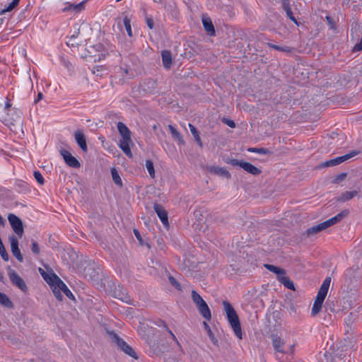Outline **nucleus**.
Returning a JSON list of instances; mask_svg holds the SVG:
<instances>
[{
    "label": "nucleus",
    "instance_id": "1",
    "mask_svg": "<svg viewBox=\"0 0 362 362\" xmlns=\"http://www.w3.org/2000/svg\"><path fill=\"white\" fill-rule=\"evenodd\" d=\"M223 305L230 327H232L237 337L241 339L243 338L241 326L239 317L235 310H234L231 304L227 300L223 301Z\"/></svg>",
    "mask_w": 362,
    "mask_h": 362
},
{
    "label": "nucleus",
    "instance_id": "2",
    "mask_svg": "<svg viewBox=\"0 0 362 362\" xmlns=\"http://www.w3.org/2000/svg\"><path fill=\"white\" fill-rule=\"evenodd\" d=\"M117 129L122 138L119 141V146L124 153L129 158H132L133 155L131 151L130 145L133 144L131 139V132L128 127L122 122L117 123Z\"/></svg>",
    "mask_w": 362,
    "mask_h": 362
},
{
    "label": "nucleus",
    "instance_id": "3",
    "mask_svg": "<svg viewBox=\"0 0 362 362\" xmlns=\"http://www.w3.org/2000/svg\"><path fill=\"white\" fill-rule=\"evenodd\" d=\"M330 282L331 278L327 277L321 285L311 310L312 316H316L322 310L323 302L330 286Z\"/></svg>",
    "mask_w": 362,
    "mask_h": 362
},
{
    "label": "nucleus",
    "instance_id": "4",
    "mask_svg": "<svg viewBox=\"0 0 362 362\" xmlns=\"http://www.w3.org/2000/svg\"><path fill=\"white\" fill-rule=\"evenodd\" d=\"M107 334L112 341L117 345L118 349L134 359H138V356L135 351L127 344L123 339L118 336L117 333L113 331H107Z\"/></svg>",
    "mask_w": 362,
    "mask_h": 362
},
{
    "label": "nucleus",
    "instance_id": "5",
    "mask_svg": "<svg viewBox=\"0 0 362 362\" xmlns=\"http://www.w3.org/2000/svg\"><path fill=\"white\" fill-rule=\"evenodd\" d=\"M6 122V124L10 128V129L15 133L23 132V119L21 112L15 111L14 113H12L11 115L8 114Z\"/></svg>",
    "mask_w": 362,
    "mask_h": 362
},
{
    "label": "nucleus",
    "instance_id": "6",
    "mask_svg": "<svg viewBox=\"0 0 362 362\" xmlns=\"http://www.w3.org/2000/svg\"><path fill=\"white\" fill-rule=\"evenodd\" d=\"M53 278L56 279L57 281L52 287V289L57 299L59 301L62 300L63 296L61 292H63L69 298L74 299V295L61 279L59 276H54Z\"/></svg>",
    "mask_w": 362,
    "mask_h": 362
},
{
    "label": "nucleus",
    "instance_id": "7",
    "mask_svg": "<svg viewBox=\"0 0 362 362\" xmlns=\"http://www.w3.org/2000/svg\"><path fill=\"white\" fill-rule=\"evenodd\" d=\"M8 221L16 235L20 238H22L24 228L21 219L13 214H9L8 215Z\"/></svg>",
    "mask_w": 362,
    "mask_h": 362
},
{
    "label": "nucleus",
    "instance_id": "8",
    "mask_svg": "<svg viewBox=\"0 0 362 362\" xmlns=\"http://www.w3.org/2000/svg\"><path fill=\"white\" fill-rule=\"evenodd\" d=\"M227 163L231 164L233 166L238 165L240 168H242L246 172L254 175H257L261 173V170L258 168L255 167V165H252L250 163L243 161V160H239L237 159H230L228 161H227Z\"/></svg>",
    "mask_w": 362,
    "mask_h": 362
},
{
    "label": "nucleus",
    "instance_id": "9",
    "mask_svg": "<svg viewBox=\"0 0 362 362\" xmlns=\"http://www.w3.org/2000/svg\"><path fill=\"white\" fill-rule=\"evenodd\" d=\"M8 274L13 285L18 288L23 293H26L28 291V287L25 281L18 274V273L14 269H12L9 267L8 270Z\"/></svg>",
    "mask_w": 362,
    "mask_h": 362
},
{
    "label": "nucleus",
    "instance_id": "10",
    "mask_svg": "<svg viewBox=\"0 0 362 362\" xmlns=\"http://www.w3.org/2000/svg\"><path fill=\"white\" fill-rule=\"evenodd\" d=\"M9 241L11 244V250L13 255L20 262H23V257L21 253L20 249L18 248V240L16 236L12 235L9 237Z\"/></svg>",
    "mask_w": 362,
    "mask_h": 362
},
{
    "label": "nucleus",
    "instance_id": "11",
    "mask_svg": "<svg viewBox=\"0 0 362 362\" xmlns=\"http://www.w3.org/2000/svg\"><path fill=\"white\" fill-rule=\"evenodd\" d=\"M60 153L66 164L69 167L78 168L81 166L79 161L68 151L63 149L60 151Z\"/></svg>",
    "mask_w": 362,
    "mask_h": 362
},
{
    "label": "nucleus",
    "instance_id": "12",
    "mask_svg": "<svg viewBox=\"0 0 362 362\" xmlns=\"http://www.w3.org/2000/svg\"><path fill=\"white\" fill-rule=\"evenodd\" d=\"M356 155V152L352 151V152L347 153L346 155H344L342 156L337 157L334 159H331L329 160L326 161L325 163H323V166L324 167H329V166H334V165H339V164L347 160L348 159L354 157Z\"/></svg>",
    "mask_w": 362,
    "mask_h": 362
},
{
    "label": "nucleus",
    "instance_id": "13",
    "mask_svg": "<svg viewBox=\"0 0 362 362\" xmlns=\"http://www.w3.org/2000/svg\"><path fill=\"white\" fill-rule=\"evenodd\" d=\"M326 362H346V356L343 354L326 351L325 354Z\"/></svg>",
    "mask_w": 362,
    "mask_h": 362
},
{
    "label": "nucleus",
    "instance_id": "14",
    "mask_svg": "<svg viewBox=\"0 0 362 362\" xmlns=\"http://www.w3.org/2000/svg\"><path fill=\"white\" fill-rule=\"evenodd\" d=\"M284 344V341L279 337H275L273 339V346L276 351L281 353H290L291 354H293L294 351V346L291 345L288 347V350H285L283 348Z\"/></svg>",
    "mask_w": 362,
    "mask_h": 362
},
{
    "label": "nucleus",
    "instance_id": "15",
    "mask_svg": "<svg viewBox=\"0 0 362 362\" xmlns=\"http://www.w3.org/2000/svg\"><path fill=\"white\" fill-rule=\"evenodd\" d=\"M153 207L156 214L160 219L163 224L165 226H168V214L164 208L158 204H155Z\"/></svg>",
    "mask_w": 362,
    "mask_h": 362
},
{
    "label": "nucleus",
    "instance_id": "16",
    "mask_svg": "<svg viewBox=\"0 0 362 362\" xmlns=\"http://www.w3.org/2000/svg\"><path fill=\"white\" fill-rule=\"evenodd\" d=\"M349 213V210L344 209L341 211L340 213L337 214L335 216L325 221V222L327 224V228L341 221L344 218L348 216Z\"/></svg>",
    "mask_w": 362,
    "mask_h": 362
},
{
    "label": "nucleus",
    "instance_id": "17",
    "mask_svg": "<svg viewBox=\"0 0 362 362\" xmlns=\"http://www.w3.org/2000/svg\"><path fill=\"white\" fill-rule=\"evenodd\" d=\"M74 137L79 147L83 151L86 152L87 151V144L83 133L81 131L78 130L75 132Z\"/></svg>",
    "mask_w": 362,
    "mask_h": 362
},
{
    "label": "nucleus",
    "instance_id": "18",
    "mask_svg": "<svg viewBox=\"0 0 362 362\" xmlns=\"http://www.w3.org/2000/svg\"><path fill=\"white\" fill-rule=\"evenodd\" d=\"M282 8L286 11L287 17L289 18V19L292 21L296 25H298V22L294 17L292 12L289 0H282Z\"/></svg>",
    "mask_w": 362,
    "mask_h": 362
},
{
    "label": "nucleus",
    "instance_id": "19",
    "mask_svg": "<svg viewBox=\"0 0 362 362\" xmlns=\"http://www.w3.org/2000/svg\"><path fill=\"white\" fill-rule=\"evenodd\" d=\"M143 91L153 93L156 88V82L153 79H147L141 85Z\"/></svg>",
    "mask_w": 362,
    "mask_h": 362
},
{
    "label": "nucleus",
    "instance_id": "20",
    "mask_svg": "<svg viewBox=\"0 0 362 362\" xmlns=\"http://www.w3.org/2000/svg\"><path fill=\"white\" fill-rule=\"evenodd\" d=\"M209 171L211 173L222 176L226 178L230 177V173L224 168H220L217 166H213L209 168Z\"/></svg>",
    "mask_w": 362,
    "mask_h": 362
},
{
    "label": "nucleus",
    "instance_id": "21",
    "mask_svg": "<svg viewBox=\"0 0 362 362\" xmlns=\"http://www.w3.org/2000/svg\"><path fill=\"white\" fill-rule=\"evenodd\" d=\"M197 308L199 312L200 313V314L202 315V316L204 319H206V320H211V311H210V309L206 302L204 303H202V305L197 306Z\"/></svg>",
    "mask_w": 362,
    "mask_h": 362
},
{
    "label": "nucleus",
    "instance_id": "22",
    "mask_svg": "<svg viewBox=\"0 0 362 362\" xmlns=\"http://www.w3.org/2000/svg\"><path fill=\"white\" fill-rule=\"evenodd\" d=\"M202 23L205 30L211 35H215L214 26L212 23L211 20L209 18H202Z\"/></svg>",
    "mask_w": 362,
    "mask_h": 362
},
{
    "label": "nucleus",
    "instance_id": "23",
    "mask_svg": "<svg viewBox=\"0 0 362 362\" xmlns=\"http://www.w3.org/2000/svg\"><path fill=\"white\" fill-rule=\"evenodd\" d=\"M39 272L41 274V276L43 277V279L46 281V282L50 285L51 288L53 286V285L57 281L56 279H54L53 277L58 276L54 273H52L50 274H47L42 269L39 268Z\"/></svg>",
    "mask_w": 362,
    "mask_h": 362
},
{
    "label": "nucleus",
    "instance_id": "24",
    "mask_svg": "<svg viewBox=\"0 0 362 362\" xmlns=\"http://www.w3.org/2000/svg\"><path fill=\"white\" fill-rule=\"evenodd\" d=\"M39 272L41 274V276L43 277V279L46 281V282L50 285L51 288L53 286V285L57 281L56 279H54L53 277L58 276L54 273H52L50 274H47L42 269L39 268Z\"/></svg>",
    "mask_w": 362,
    "mask_h": 362
},
{
    "label": "nucleus",
    "instance_id": "25",
    "mask_svg": "<svg viewBox=\"0 0 362 362\" xmlns=\"http://www.w3.org/2000/svg\"><path fill=\"white\" fill-rule=\"evenodd\" d=\"M162 61L165 68L169 69L172 64V55L170 51L164 50L161 53Z\"/></svg>",
    "mask_w": 362,
    "mask_h": 362
},
{
    "label": "nucleus",
    "instance_id": "26",
    "mask_svg": "<svg viewBox=\"0 0 362 362\" xmlns=\"http://www.w3.org/2000/svg\"><path fill=\"white\" fill-rule=\"evenodd\" d=\"M264 267L270 272L277 275V279L279 280L281 276L286 274V271L284 269L278 267L272 264H265Z\"/></svg>",
    "mask_w": 362,
    "mask_h": 362
},
{
    "label": "nucleus",
    "instance_id": "27",
    "mask_svg": "<svg viewBox=\"0 0 362 362\" xmlns=\"http://www.w3.org/2000/svg\"><path fill=\"white\" fill-rule=\"evenodd\" d=\"M326 228H327V224L325 223V222L324 221L322 223H320L317 225H315V226H313L309 228L307 230V233H308V235L316 234Z\"/></svg>",
    "mask_w": 362,
    "mask_h": 362
},
{
    "label": "nucleus",
    "instance_id": "28",
    "mask_svg": "<svg viewBox=\"0 0 362 362\" xmlns=\"http://www.w3.org/2000/svg\"><path fill=\"white\" fill-rule=\"evenodd\" d=\"M357 194H358V192L356 190L345 192L342 193L341 194V196L337 198V201L341 202H347V201L351 199L352 198H354L355 196H356Z\"/></svg>",
    "mask_w": 362,
    "mask_h": 362
},
{
    "label": "nucleus",
    "instance_id": "29",
    "mask_svg": "<svg viewBox=\"0 0 362 362\" xmlns=\"http://www.w3.org/2000/svg\"><path fill=\"white\" fill-rule=\"evenodd\" d=\"M282 284L284 285L288 289L295 291V286L293 282L284 274L281 279L279 280Z\"/></svg>",
    "mask_w": 362,
    "mask_h": 362
},
{
    "label": "nucleus",
    "instance_id": "30",
    "mask_svg": "<svg viewBox=\"0 0 362 362\" xmlns=\"http://www.w3.org/2000/svg\"><path fill=\"white\" fill-rule=\"evenodd\" d=\"M168 129H169V131H170L173 138L177 139L180 143L184 144V140H183L181 134L173 125L169 124Z\"/></svg>",
    "mask_w": 362,
    "mask_h": 362
},
{
    "label": "nucleus",
    "instance_id": "31",
    "mask_svg": "<svg viewBox=\"0 0 362 362\" xmlns=\"http://www.w3.org/2000/svg\"><path fill=\"white\" fill-rule=\"evenodd\" d=\"M115 296L120 300L126 303L130 302V297L125 293V291H115Z\"/></svg>",
    "mask_w": 362,
    "mask_h": 362
},
{
    "label": "nucleus",
    "instance_id": "32",
    "mask_svg": "<svg viewBox=\"0 0 362 362\" xmlns=\"http://www.w3.org/2000/svg\"><path fill=\"white\" fill-rule=\"evenodd\" d=\"M189 128L190 132H191L192 134L193 135L194 139L199 144V145L202 147V142L201 138L199 136V132L195 128V127L194 125H192V124H189Z\"/></svg>",
    "mask_w": 362,
    "mask_h": 362
},
{
    "label": "nucleus",
    "instance_id": "33",
    "mask_svg": "<svg viewBox=\"0 0 362 362\" xmlns=\"http://www.w3.org/2000/svg\"><path fill=\"white\" fill-rule=\"evenodd\" d=\"M192 298L193 302L196 304L197 307L205 303L201 296L195 291H192Z\"/></svg>",
    "mask_w": 362,
    "mask_h": 362
},
{
    "label": "nucleus",
    "instance_id": "34",
    "mask_svg": "<svg viewBox=\"0 0 362 362\" xmlns=\"http://www.w3.org/2000/svg\"><path fill=\"white\" fill-rule=\"evenodd\" d=\"M268 45L269 47H272L276 50L284 52L290 53V52H292V51L293 50V48H292L291 47H288V46L281 47V46H279L276 45L271 44V43H269Z\"/></svg>",
    "mask_w": 362,
    "mask_h": 362
},
{
    "label": "nucleus",
    "instance_id": "35",
    "mask_svg": "<svg viewBox=\"0 0 362 362\" xmlns=\"http://www.w3.org/2000/svg\"><path fill=\"white\" fill-rule=\"evenodd\" d=\"M111 175H112V177L114 182L117 185L122 186V180L119 177V175L117 170L115 168L111 169Z\"/></svg>",
    "mask_w": 362,
    "mask_h": 362
},
{
    "label": "nucleus",
    "instance_id": "36",
    "mask_svg": "<svg viewBox=\"0 0 362 362\" xmlns=\"http://www.w3.org/2000/svg\"><path fill=\"white\" fill-rule=\"evenodd\" d=\"M83 7V3H79V4H75V5L74 4H69L67 6H66L63 8V11H67L72 10L74 11L78 12L79 11L81 10V8Z\"/></svg>",
    "mask_w": 362,
    "mask_h": 362
},
{
    "label": "nucleus",
    "instance_id": "37",
    "mask_svg": "<svg viewBox=\"0 0 362 362\" xmlns=\"http://www.w3.org/2000/svg\"><path fill=\"white\" fill-rule=\"evenodd\" d=\"M146 168L150 175V176L153 178L155 177V170L153 163L151 160H147L146 161Z\"/></svg>",
    "mask_w": 362,
    "mask_h": 362
},
{
    "label": "nucleus",
    "instance_id": "38",
    "mask_svg": "<svg viewBox=\"0 0 362 362\" xmlns=\"http://www.w3.org/2000/svg\"><path fill=\"white\" fill-rule=\"evenodd\" d=\"M248 151L264 155L270 153V151L267 148H248Z\"/></svg>",
    "mask_w": 362,
    "mask_h": 362
},
{
    "label": "nucleus",
    "instance_id": "39",
    "mask_svg": "<svg viewBox=\"0 0 362 362\" xmlns=\"http://www.w3.org/2000/svg\"><path fill=\"white\" fill-rule=\"evenodd\" d=\"M0 303L6 306L11 305V302L7 296L2 293H0Z\"/></svg>",
    "mask_w": 362,
    "mask_h": 362
},
{
    "label": "nucleus",
    "instance_id": "40",
    "mask_svg": "<svg viewBox=\"0 0 362 362\" xmlns=\"http://www.w3.org/2000/svg\"><path fill=\"white\" fill-rule=\"evenodd\" d=\"M0 255L4 261L7 262L8 260V255L2 242L0 243Z\"/></svg>",
    "mask_w": 362,
    "mask_h": 362
},
{
    "label": "nucleus",
    "instance_id": "41",
    "mask_svg": "<svg viewBox=\"0 0 362 362\" xmlns=\"http://www.w3.org/2000/svg\"><path fill=\"white\" fill-rule=\"evenodd\" d=\"M124 25L126 30L128 33V35L131 37L132 35V33L130 20L127 17L124 19Z\"/></svg>",
    "mask_w": 362,
    "mask_h": 362
},
{
    "label": "nucleus",
    "instance_id": "42",
    "mask_svg": "<svg viewBox=\"0 0 362 362\" xmlns=\"http://www.w3.org/2000/svg\"><path fill=\"white\" fill-rule=\"evenodd\" d=\"M34 177H35L36 181L40 185H42L44 184V182H45L44 178H43L42 174L39 171H35L34 172Z\"/></svg>",
    "mask_w": 362,
    "mask_h": 362
},
{
    "label": "nucleus",
    "instance_id": "43",
    "mask_svg": "<svg viewBox=\"0 0 362 362\" xmlns=\"http://www.w3.org/2000/svg\"><path fill=\"white\" fill-rule=\"evenodd\" d=\"M169 281L175 288H176L178 290H181L180 284L176 281V279L173 276H169Z\"/></svg>",
    "mask_w": 362,
    "mask_h": 362
},
{
    "label": "nucleus",
    "instance_id": "44",
    "mask_svg": "<svg viewBox=\"0 0 362 362\" xmlns=\"http://www.w3.org/2000/svg\"><path fill=\"white\" fill-rule=\"evenodd\" d=\"M162 323L163 324V327L165 328L166 331L170 334V336L172 337L173 339L176 342V344H177L178 345L180 344H179V341L177 340V339L176 338V337L175 336V334L172 332V331L168 327L167 325L164 322H162Z\"/></svg>",
    "mask_w": 362,
    "mask_h": 362
},
{
    "label": "nucleus",
    "instance_id": "45",
    "mask_svg": "<svg viewBox=\"0 0 362 362\" xmlns=\"http://www.w3.org/2000/svg\"><path fill=\"white\" fill-rule=\"evenodd\" d=\"M32 251L33 253L38 255L40 253V247L38 244L35 241L32 243Z\"/></svg>",
    "mask_w": 362,
    "mask_h": 362
},
{
    "label": "nucleus",
    "instance_id": "46",
    "mask_svg": "<svg viewBox=\"0 0 362 362\" xmlns=\"http://www.w3.org/2000/svg\"><path fill=\"white\" fill-rule=\"evenodd\" d=\"M16 6L15 4H13V2L11 1L6 8L1 10L0 14H4L6 12H9L12 11Z\"/></svg>",
    "mask_w": 362,
    "mask_h": 362
},
{
    "label": "nucleus",
    "instance_id": "47",
    "mask_svg": "<svg viewBox=\"0 0 362 362\" xmlns=\"http://www.w3.org/2000/svg\"><path fill=\"white\" fill-rule=\"evenodd\" d=\"M133 232H134V234L136 236V239L139 240V243L141 245H143L144 243H143V240H142V238H141V235L139 231L137 229H134Z\"/></svg>",
    "mask_w": 362,
    "mask_h": 362
},
{
    "label": "nucleus",
    "instance_id": "48",
    "mask_svg": "<svg viewBox=\"0 0 362 362\" xmlns=\"http://www.w3.org/2000/svg\"><path fill=\"white\" fill-rule=\"evenodd\" d=\"M223 122L231 128H234L235 127V124L233 120L224 118L223 119Z\"/></svg>",
    "mask_w": 362,
    "mask_h": 362
},
{
    "label": "nucleus",
    "instance_id": "49",
    "mask_svg": "<svg viewBox=\"0 0 362 362\" xmlns=\"http://www.w3.org/2000/svg\"><path fill=\"white\" fill-rule=\"evenodd\" d=\"M146 21L148 27L150 29H153V26H154V23H153V19L151 18L146 17Z\"/></svg>",
    "mask_w": 362,
    "mask_h": 362
},
{
    "label": "nucleus",
    "instance_id": "50",
    "mask_svg": "<svg viewBox=\"0 0 362 362\" xmlns=\"http://www.w3.org/2000/svg\"><path fill=\"white\" fill-rule=\"evenodd\" d=\"M353 49L354 51L362 50V38L360 40L359 42L355 45Z\"/></svg>",
    "mask_w": 362,
    "mask_h": 362
},
{
    "label": "nucleus",
    "instance_id": "51",
    "mask_svg": "<svg viewBox=\"0 0 362 362\" xmlns=\"http://www.w3.org/2000/svg\"><path fill=\"white\" fill-rule=\"evenodd\" d=\"M90 267H87L85 268L84 271H85V275L86 276H89L90 279H92L95 276V274L92 275L91 274H88V272L90 270Z\"/></svg>",
    "mask_w": 362,
    "mask_h": 362
},
{
    "label": "nucleus",
    "instance_id": "52",
    "mask_svg": "<svg viewBox=\"0 0 362 362\" xmlns=\"http://www.w3.org/2000/svg\"><path fill=\"white\" fill-rule=\"evenodd\" d=\"M209 337L214 344L217 345L218 344V340L214 337V336L211 334L210 332Z\"/></svg>",
    "mask_w": 362,
    "mask_h": 362
},
{
    "label": "nucleus",
    "instance_id": "53",
    "mask_svg": "<svg viewBox=\"0 0 362 362\" xmlns=\"http://www.w3.org/2000/svg\"><path fill=\"white\" fill-rule=\"evenodd\" d=\"M43 98V94L41 92H39L37 94V98L35 100V103H37Z\"/></svg>",
    "mask_w": 362,
    "mask_h": 362
},
{
    "label": "nucleus",
    "instance_id": "54",
    "mask_svg": "<svg viewBox=\"0 0 362 362\" xmlns=\"http://www.w3.org/2000/svg\"><path fill=\"white\" fill-rule=\"evenodd\" d=\"M11 107V104L10 103V101L8 100H7L6 104H5V106H4V109L5 110H8V109Z\"/></svg>",
    "mask_w": 362,
    "mask_h": 362
},
{
    "label": "nucleus",
    "instance_id": "55",
    "mask_svg": "<svg viewBox=\"0 0 362 362\" xmlns=\"http://www.w3.org/2000/svg\"><path fill=\"white\" fill-rule=\"evenodd\" d=\"M345 177H346V174L341 173L337 177V181L342 180L344 179Z\"/></svg>",
    "mask_w": 362,
    "mask_h": 362
},
{
    "label": "nucleus",
    "instance_id": "56",
    "mask_svg": "<svg viewBox=\"0 0 362 362\" xmlns=\"http://www.w3.org/2000/svg\"><path fill=\"white\" fill-rule=\"evenodd\" d=\"M326 19H327L328 23L331 25V27L333 28V21H332V18L329 16H327Z\"/></svg>",
    "mask_w": 362,
    "mask_h": 362
},
{
    "label": "nucleus",
    "instance_id": "57",
    "mask_svg": "<svg viewBox=\"0 0 362 362\" xmlns=\"http://www.w3.org/2000/svg\"><path fill=\"white\" fill-rule=\"evenodd\" d=\"M5 220L3 218V217L0 215V226H5Z\"/></svg>",
    "mask_w": 362,
    "mask_h": 362
},
{
    "label": "nucleus",
    "instance_id": "58",
    "mask_svg": "<svg viewBox=\"0 0 362 362\" xmlns=\"http://www.w3.org/2000/svg\"><path fill=\"white\" fill-rule=\"evenodd\" d=\"M19 1L20 0H13L12 2H13V4H15L16 6H17L19 3Z\"/></svg>",
    "mask_w": 362,
    "mask_h": 362
},
{
    "label": "nucleus",
    "instance_id": "59",
    "mask_svg": "<svg viewBox=\"0 0 362 362\" xmlns=\"http://www.w3.org/2000/svg\"><path fill=\"white\" fill-rule=\"evenodd\" d=\"M124 73H125L126 74H129V71H128V69H124Z\"/></svg>",
    "mask_w": 362,
    "mask_h": 362
},
{
    "label": "nucleus",
    "instance_id": "60",
    "mask_svg": "<svg viewBox=\"0 0 362 362\" xmlns=\"http://www.w3.org/2000/svg\"><path fill=\"white\" fill-rule=\"evenodd\" d=\"M4 279V276L0 274V281H2Z\"/></svg>",
    "mask_w": 362,
    "mask_h": 362
}]
</instances>
